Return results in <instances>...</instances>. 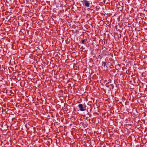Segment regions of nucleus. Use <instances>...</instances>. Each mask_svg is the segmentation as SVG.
Here are the masks:
<instances>
[{"label":"nucleus","mask_w":147,"mask_h":147,"mask_svg":"<svg viewBox=\"0 0 147 147\" xmlns=\"http://www.w3.org/2000/svg\"><path fill=\"white\" fill-rule=\"evenodd\" d=\"M78 107L79 108L80 110L81 111H84L86 110V106L84 104V105L82 104H79Z\"/></svg>","instance_id":"obj_1"},{"label":"nucleus","mask_w":147,"mask_h":147,"mask_svg":"<svg viewBox=\"0 0 147 147\" xmlns=\"http://www.w3.org/2000/svg\"><path fill=\"white\" fill-rule=\"evenodd\" d=\"M83 5L87 7H89L90 6V3L89 1L87 0H83L82 1Z\"/></svg>","instance_id":"obj_2"},{"label":"nucleus","mask_w":147,"mask_h":147,"mask_svg":"<svg viewBox=\"0 0 147 147\" xmlns=\"http://www.w3.org/2000/svg\"><path fill=\"white\" fill-rule=\"evenodd\" d=\"M107 64L106 62L102 61V65L103 67H104V68L106 67L107 68Z\"/></svg>","instance_id":"obj_3"},{"label":"nucleus","mask_w":147,"mask_h":147,"mask_svg":"<svg viewBox=\"0 0 147 147\" xmlns=\"http://www.w3.org/2000/svg\"><path fill=\"white\" fill-rule=\"evenodd\" d=\"M86 41V40L85 39H84V40H82V43L83 44H84V42H85Z\"/></svg>","instance_id":"obj_4"},{"label":"nucleus","mask_w":147,"mask_h":147,"mask_svg":"<svg viewBox=\"0 0 147 147\" xmlns=\"http://www.w3.org/2000/svg\"><path fill=\"white\" fill-rule=\"evenodd\" d=\"M88 115H89L90 117L91 116V114H88Z\"/></svg>","instance_id":"obj_5"},{"label":"nucleus","mask_w":147,"mask_h":147,"mask_svg":"<svg viewBox=\"0 0 147 147\" xmlns=\"http://www.w3.org/2000/svg\"><path fill=\"white\" fill-rule=\"evenodd\" d=\"M87 117H86V119H87Z\"/></svg>","instance_id":"obj_6"},{"label":"nucleus","mask_w":147,"mask_h":147,"mask_svg":"<svg viewBox=\"0 0 147 147\" xmlns=\"http://www.w3.org/2000/svg\"><path fill=\"white\" fill-rule=\"evenodd\" d=\"M9 68H8V69H9Z\"/></svg>","instance_id":"obj_7"},{"label":"nucleus","mask_w":147,"mask_h":147,"mask_svg":"<svg viewBox=\"0 0 147 147\" xmlns=\"http://www.w3.org/2000/svg\"><path fill=\"white\" fill-rule=\"evenodd\" d=\"M90 119H89V121H90Z\"/></svg>","instance_id":"obj_8"}]
</instances>
